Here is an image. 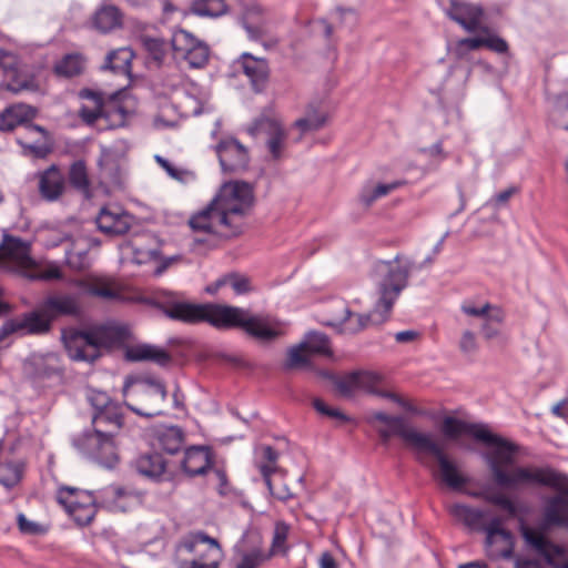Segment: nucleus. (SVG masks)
<instances>
[{
  "instance_id": "nucleus-1",
  "label": "nucleus",
  "mask_w": 568,
  "mask_h": 568,
  "mask_svg": "<svg viewBox=\"0 0 568 568\" xmlns=\"http://www.w3.org/2000/svg\"><path fill=\"white\" fill-rule=\"evenodd\" d=\"M442 429L448 438L455 439L462 434H467L486 446L496 448L493 453L485 454L484 458L497 486L503 488L545 486L557 490L559 494L546 500L540 528L542 530L550 527L568 529V475L559 473L550 466H517L509 473L506 471L505 467L514 464L517 446L501 436L493 434L483 424L466 423L449 416L444 419Z\"/></svg>"
},
{
  "instance_id": "nucleus-2",
  "label": "nucleus",
  "mask_w": 568,
  "mask_h": 568,
  "mask_svg": "<svg viewBox=\"0 0 568 568\" xmlns=\"http://www.w3.org/2000/svg\"><path fill=\"white\" fill-rule=\"evenodd\" d=\"M150 304L175 322L189 325L209 323L217 329L240 327L264 342L273 341L282 333L278 323L268 316L250 315L248 311L236 306L191 303L171 291L155 292Z\"/></svg>"
},
{
  "instance_id": "nucleus-3",
  "label": "nucleus",
  "mask_w": 568,
  "mask_h": 568,
  "mask_svg": "<svg viewBox=\"0 0 568 568\" xmlns=\"http://www.w3.org/2000/svg\"><path fill=\"white\" fill-rule=\"evenodd\" d=\"M374 270L382 277L378 282L379 298L374 310L368 314H353L344 301H334L327 305L328 317L323 320L324 325L341 327L342 333L357 334L388 320L395 301L408 284L410 267L399 265L396 258L379 261Z\"/></svg>"
},
{
  "instance_id": "nucleus-4",
  "label": "nucleus",
  "mask_w": 568,
  "mask_h": 568,
  "mask_svg": "<svg viewBox=\"0 0 568 568\" xmlns=\"http://www.w3.org/2000/svg\"><path fill=\"white\" fill-rule=\"evenodd\" d=\"M131 338L126 325L106 324L87 331H71L63 335L64 347L73 361L93 363L101 356V349L121 346Z\"/></svg>"
},
{
  "instance_id": "nucleus-5",
  "label": "nucleus",
  "mask_w": 568,
  "mask_h": 568,
  "mask_svg": "<svg viewBox=\"0 0 568 568\" xmlns=\"http://www.w3.org/2000/svg\"><path fill=\"white\" fill-rule=\"evenodd\" d=\"M219 222L226 225V239L243 232V219L254 204L253 186L244 181L224 183L212 200Z\"/></svg>"
},
{
  "instance_id": "nucleus-6",
  "label": "nucleus",
  "mask_w": 568,
  "mask_h": 568,
  "mask_svg": "<svg viewBox=\"0 0 568 568\" xmlns=\"http://www.w3.org/2000/svg\"><path fill=\"white\" fill-rule=\"evenodd\" d=\"M72 445L82 456L104 468H114L119 463V447L114 434L85 429L72 438Z\"/></svg>"
},
{
  "instance_id": "nucleus-7",
  "label": "nucleus",
  "mask_w": 568,
  "mask_h": 568,
  "mask_svg": "<svg viewBox=\"0 0 568 568\" xmlns=\"http://www.w3.org/2000/svg\"><path fill=\"white\" fill-rule=\"evenodd\" d=\"M367 423L377 433L384 446L389 444L392 437L398 436L407 446L418 450L429 436L408 426L402 416L388 415L384 412L371 413L367 416Z\"/></svg>"
},
{
  "instance_id": "nucleus-8",
  "label": "nucleus",
  "mask_w": 568,
  "mask_h": 568,
  "mask_svg": "<svg viewBox=\"0 0 568 568\" xmlns=\"http://www.w3.org/2000/svg\"><path fill=\"white\" fill-rule=\"evenodd\" d=\"M178 550H185L197 558L180 560L179 568H219V558L222 548L217 539L204 531H192L184 536L176 545Z\"/></svg>"
},
{
  "instance_id": "nucleus-9",
  "label": "nucleus",
  "mask_w": 568,
  "mask_h": 568,
  "mask_svg": "<svg viewBox=\"0 0 568 568\" xmlns=\"http://www.w3.org/2000/svg\"><path fill=\"white\" fill-rule=\"evenodd\" d=\"M133 383H136L140 386L139 396L144 406H134L128 402L124 403L125 406L134 414L145 418L163 415V404L168 398L165 384L153 376H143L135 381L132 377H126L122 389L123 396L128 395V390Z\"/></svg>"
},
{
  "instance_id": "nucleus-10",
  "label": "nucleus",
  "mask_w": 568,
  "mask_h": 568,
  "mask_svg": "<svg viewBox=\"0 0 568 568\" xmlns=\"http://www.w3.org/2000/svg\"><path fill=\"white\" fill-rule=\"evenodd\" d=\"M0 69L2 74L0 90L14 94L39 90L36 74L22 67L14 53L0 49Z\"/></svg>"
},
{
  "instance_id": "nucleus-11",
  "label": "nucleus",
  "mask_w": 568,
  "mask_h": 568,
  "mask_svg": "<svg viewBox=\"0 0 568 568\" xmlns=\"http://www.w3.org/2000/svg\"><path fill=\"white\" fill-rule=\"evenodd\" d=\"M81 490L74 487H61L57 495V500L79 526H88L93 520L97 509L94 499L90 494H82L83 500H80Z\"/></svg>"
},
{
  "instance_id": "nucleus-12",
  "label": "nucleus",
  "mask_w": 568,
  "mask_h": 568,
  "mask_svg": "<svg viewBox=\"0 0 568 568\" xmlns=\"http://www.w3.org/2000/svg\"><path fill=\"white\" fill-rule=\"evenodd\" d=\"M505 518L494 515L486 528L485 544L488 556L494 559H511L514 556L515 539L513 534L503 527Z\"/></svg>"
},
{
  "instance_id": "nucleus-13",
  "label": "nucleus",
  "mask_w": 568,
  "mask_h": 568,
  "mask_svg": "<svg viewBox=\"0 0 568 568\" xmlns=\"http://www.w3.org/2000/svg\"><path fill=\"white\" fill-rule=\"evenodd\" d=\"M418 452H425L433 455L439 466V478L452 489H462L468 481L459 470L457 465L448 458L443 448L429 435Z\"/></svg>"
},
{
  "instance_id": "nucleus-14",
  "label": "nucleus",
  "mask_w": 568,
  "mask_h": 568,
  "mask_svg": "<svg viewBox=\"0 0 568 568\" xmlns=\"http://www.w3.org/2000/svg\"><path fill=\"white\" fill-rule=\"evenodd\" d=\"M52 317L38 311H32L4 322L0 328V338L13 333L22 335H42L50 331Z\"/></svg>"
},
{
  "instance_id": "nucleus-15",
  "label": "nucleus",
  "mask_w": 568,
  "mask_h": 568,
  "mask_svg": "<svg viewBox=\"0 0 568 568\" xmlns=\"http://www.w3.org/2000/svg\"><path fill=\"white\" fill-rule=\"evenodd\" d=\"M520 530L525 541L544 556L548 565L554 568H568V561L562 559L565 555L562 547L551 542L542 531L524 525Z\"/></svg>"
},
{
  "instance_id": "nucleus-16",
  "label": "nucleus",
  "mask_w": 568,
  "mask_h": 568,
  "mask_svg": "<svg viewBox=\"0 0 568 568\" xmlns=\"http://www.w3.org/2000/svg\"><path fill=\"white\" fill-rule=\"evenodd\" d=\"M460 310L464 314L483 321L481 332L485 338L491 339L498 336L500 326L505 320V313L499 306L485 303L477 307L465 302Z\"/></svg>"
},
{
  "instance_id": "nucleus-17",
  "label": "nucleus",
  "mask_w": 568,
  "mask_h": 568,
  "mask_svg": "<svg viewBox=\"0 0 568 568\" xmlns=\"http://www.w3.org/2000/svg\"><path fill=\"white\" fill-rule=\"evenodd\" d=\"M216 153L223 172L237 173L247 169L248 152L236 139L222 140Z\"/></svg>"
},
{
  "instance_id": "nucleus-18",
  "label": "nucleus",
  "mask_w": 568,
  "mask_h": 568,
  "mask_svg": "<svg viewBox=\"0 0 568 568\" xmlns=\"http://www.w3.org/2000/svg\"><path fill=\"white\" fill-rule=\"evenodd\" d=\"M134 217L120 207H102L99 212L95 223L100 232L108 236H121L126 234Z\"/></svg>"
},
{
  "instance_id": "nucleus-19",
  "label": "nucleus",
  "mask_w": 568,
  "mask_h": 568,
  "mask_svg": "<svg viewBox=\"0 0 568 568\" xmlns=\"http://www.w3.org/2000/svg\"><path fill=\"white\" fill-rule=\"evenodd\" d=\"M236 69L243 72L251 82L255 92H262L268 82L270 67L264 58H256L251 53H243L235 62Z\"/></svg>"
},
{
  "instance_id": "nucleus-20",
  "label": "nucleus",
  "mask_w": 568,
  "mask_h": 568,
  "mask_svg": "<svg viewBox=\"0 0 568 568\" xmlns=\"http://www.w3.org/2000/svg\"><path fill=\"white\" fill-rule=\"evenodd\" d=\"M446 14L449 19L462 26L466 31L474 32L480 29L484 9L480 6L473 3L450 0Z\"/></svg>"
},
{
  "instance_id": "nucleus-21",
  "label": "nucleus",
  "mask_w": 568,
  "mask_h": 568,
  "mask_svg": "<svg viewBox=\"0 0 568 568\" xmlns=\"http://www.w3.org/2000/svg\"><path fill=\"white\" fill-rule=\"evenodd\" d=\"M144 493L120 486H110L103 490L102 501L112 511H128L141 504Z\"/></svg>"
},
{
  "instance_id": "nucleus-22",
  "label": "nucleus",
  "mask_w": 568,
  "mask_h": 568,
  "mask_svg": "<svg viewBox=\"0 0 568 568\" xmlns=\"http://www.w3.org/2000/svg\"><path fill=\"white\" fill-rule=\"evenodd\" d=\"M129 112L119 104H94L92 106L82 105L79 115L87 124H93L99 118H105L112 122V125L122 126L125 124Z\"/></svg>"
},
{
  "instance_id": "nucleus-23",
  "label": "nucleus",
  "mask_w": 568,
  "mask_h": 568,
  "mask_svg": "<svg viewBox=\"0 0 568 568\" xmlns=\"http://www.w3.org/2000/svg\"><path fill=\"white\" fill-rule=\"evenodd\" d=\"M248 132L252 135L267 133L268 139L266 144L268 151L274 160L280 159L285 140V132L277 121L268 118H261L254 122V124L248 129Z\"/></svg>"
},
{
  "instance_id": "nucleus-24",
  "label": "nucleus",
  "mask_w": 568,
  "mask_h": 568,
  "mask_svg": "<svg viewBox=\"0 0 568 568\" xmlns=\"http://www.w3.org/2000/svg\"><path fill=\"white\" fill-rule=\"evenodd\" d=\"M38 189L42 199L49 202L57 201L65 190V179L60 169L52 164L38 174Z\"/></svg>"
},
{
  "instance_id": "nucleus-25",
  "label": "nucleus",
  "mask_w": 568,
  "mask_h": 568,
  "mask_svg": "<svg viewBox=\"0 0 568 568\" xmlns=\"http://www.w3.org/2000/svg\"><path fill=\"white\" fill-rule=\"evenodd\" d=\"M24 372L34 378H49L62 373L59 356L54 353L45 355L32 354L24 362Z\"/></svg>"
},
{
  "instance_id": "nucleus-26",
  "label": "nucleus",
  "mask_w": 568,
  "mask_h": 568,
  "mask_svg": "<svg viewBox=\"0 0 568 568\" xmlns=\"http://www.w3.org/2000/svg\"><path fill=\"white\" fill-rule=\"evenodd\" d=\"M189 225L194 232L216 235L226 239L223 233L226 232V225L219 222L217 211L211 202L205 209L193 214L189 220Z\"/></svg>"
},
{
  "instance_id": "nucleus-27",
  "label": "nucleus",
  "mask_w": 568,
  "mask_h": 568,
  "mask_svg": "<svg viewBox=\"0 0 568 568\" xmlns=\"http://www.w3.org/2000/svg\"><path fill=\"white\" fill-rule=\"evenodd\" d=\"M185 433L180 426L161 425L153 430V445L170 455H174L184 445Z\"/></svg>"
},
{
  "instance_id": "nucleus-28",
  "label": "nucleus",
  "mask_w": 568,
  "mask_h": 568,
  "mask_svg": "<svg viewBox=\"0 0 568 568\" xmlns=\"http://www.w3.org/2000/svg\"><path fill=\"white\" fill-rule=\"evenodd\" d=\"M124 355L130 362L149 361L161 367H166L172 363V356L168 351L151 344H135L128 346Z\"/></svg>"
},
{
  "instance_id": "nucleus-29",
  "label": "nucleus",
  "mask_w": 568,
  "mask_h": 568,
  "mask_svg": "<svg viewBox=\"0 0 568 568\" xmlns=\"http://www.w3.org/2000/svg\"><path fill=\"white\" fill-rule=\"evenodd\" d=\"M212 465V456L209 447L191 446L181 462V467L190 477L203 475Z\"/></svg>"
},
{
  "instance_id": "nucleus-30",
  "label": "nucleus",
  "mask_w": 568,
  "mask_h": 568,
  "mask_svg": "<svg viewBox=\"0 0 568 568\" xmlns=\"http://www.w3.org/2000/svg\"><path fill=\"white\" fill-rule=\"evenodd\" d=\"M91 422L92 429L114 434V436H116L124 425V416L121 405L116 403L101 412H93Z\"/></svg>"
},
{
  "instance_id": "nucleus-31",
  "label": "nucleus",
  "mask_w": 568,
  "mask_h": 568,
  "mask_svg": "<svg viewBox=\"0 0 568 568\" xmlns=\"http://www.w3.org/2000/svg\"><path fill=\"white\" fill-rule=\"evenodd\" d=\"M10 261H14L18 265H23L30 260L27 255L26 242L19 237L3 233L0 243V267L7 270Z\"/></svg>"
},
{
  "instance_id": "nucleus-32",
  "label": "nucleus",
  "mask_w": 568,
  "mask_h": 568,
  "mask_svg": "<svg viewBox=\"0 0 568 568\" xmlns=\"http://www.w3.org/2000/svg\"><path fill=\"white\" fill-rule=\"evenodd\" d=\"M133 466L140 475L155 481L162 480L166 471V460L158 452L141 454L134 459Z\"/></svg>"
},
{
  "instance_id": "nucleus-33",
  "label": "nucleus",
  "mask_w": 568,
  "mask_h": 568,
  "mask_svg": "<svg viewBox=\"0 0 568 568\" xmlns=\"http://www.w3.org/2000/svg\"><path fill=\"white\" fill-rule=\"evenodd\" d=\"M452 514L470 529L484 531L485 534L488 521L493 517L489 509L474 508L460 504L452 507Z\"/></svg>"
},
{
  "instance_id": "nucleus-34",
  "label": "nucleus",
  "mask_w": 568,
  "mask_h": 568,
  "mask_svg": "<svg viewBox=\"0 0 568 568\" xmlns=\"http://www.w3.org/2000/svg\"><path fill=\"white\" fill-rule=\"evenodd\" d=\"M27 246V255L29 257V262L23 265L16 264L14 261H10L7 271L18 273L19 275L27 277L29 280H60L62 277V273L58 267H50L45 271L39 272L36 267V262L30 255V244L26 242Z\"/></svg>"
},
{
  "instance_id": "nucleus-35",
  "label": "nucleus",
  "mask_w": 568,
  "mask_h": 568,
  "mask_svg": "<svg viewBox=\"0 0 568 568\" xmlns=\"http://www.w3.org/2000/svg\"><path fill=\"white\" fill-rule=\"evenodd\" d=\"M45 312L50 317L67 315L74 316L80 313L79 297L77 294H59L45 298L43 303Z\"/></svg>"
},
{
  "instance_id": "nucleus-36",
  "label": "nucleus",
  "mask_w": 568,
  "mask_h": 568,
  "mask_svg": "<svg viewBox=\"0 0 568 568\" xmlns=\"http://www.w3.org/2000/svg\"><path fill=\"white\" fill-rule=\"evenodd\" d=\"M82 292L87 295L99 297L104 301H114L121 297L120 291L115 285L103 278H94L91 281L79 280L75 282Z\"/></svg>"
},
{
  "instance_id": "nucleus-37",
  "label": "nucleus",
  "mask_w": 568,
  "mask_h": 568,
  "mask_svg": "<svg viewBox=\"0 0 568 568\" xmlns=\"http://www.w3.org/2000/svg\"><path fill=\"white\" fill-rule=\"evenodd\" d=\"M122 12L112 4L102 6L93 17V26L102 33H108L122 26Z\"/></svg>"
},
{
  "instance_id": "nucleus-38",
  "label": "nucleus",
  "mask_w": 568,
  "mask_h": 568,
  "mask_svg": "<svg viewBox=\"0 0 568 568\" xmlns=\"http://www.w3.org/2000/svg\"><path fill=\"white\" fill-rule=\"evenodd\" d=\"M134 53L129 48H121L106 55L105 68L118 74H128L131 71Z\"/></svg>"
},
{
  "instance_id": "nucleus-39",
  "label": "nucleus",
  "mask_w": 568,
  "mask_h": 568,
  "mask_svg": "<svg viewBox=\"0 0 568 568\" xmlns=\"http://www.w3.org/2000/svg\"><path fill=\"white\" fill-rule=\"evenodd\" d=\"M190 11L200 17L217 18L227 13L225 0H193Z\"/></svg>"
},
{
  "instance_id": "nucleus-40",
  "label": "nucleus",
  "mask_w": 568,
  "mask_h": 568,
  "mask_svg": "<svg viewBox=\"0 0 568 568\" xmlns=\"http://www.w3.org/2000/svg\"><path fill=\"white\" fill-rule=\"evenodd\" d=\"M84 68L83 60L80 54L70 53L65 54L60 61L54 64V73L62 78H73L82 73Z\"/></svg>"
},
{
  "instance_id": "nucleus-41",
  "label": "nucleus",
  "mask_w": 568,
  "mask_h": 568,
  "mask_svg": "<svg viewBox=\"0 0 568 568\" xmlns=\"http://www.w3.org/2000/svg\"><path fill=\"white\" fill-rule=\"evenodd\" d=\"M310 354L322 356H332L329 338L326 334L320 332H308L302 341Z\"/></svg>"
},
{
  "instance_id": "nucleus-42",
  "label": "nucleus",
  "mask_w": 568,
  "mask_h": 568,
  "mask_svg": "<svg viewBox=\"0 0 568 568\" xmlns=\"http://www.w3.org/2000/svg\"><path fill=\"white\" fill-rule=\"evenodd\" d=\"M24 463L8 462L0 465V484L7 489L16 487L23 478Z\"/></svg>"
},
{
  "instance_id": "nucleus-43",
  "label": "nucleus",
  "mask_w": 568,
  "mask_h": 568,
  "mask_svg": "<svg viewBox=\"0 0 568 568\" xmlns=\"http://www.w3.org/2000/svg\"><path fill=\"white\" fill-rule=\"evenodd\" d=\"M68 179L72 187L83 194H89L90 182L85 163L82 160L75 161L71 164Z\"/></svg>"
},
{
  "instance_id": "nucleus-44",
  "label": "nucleus",
  "mask_w": 568,
  "mask_h": 568,
  "mask_svg": "<svg viewBox=\"0 0 568 568\" xmlns=\"http://www.w3.org/2000/svg\"><path fill=\"white\" fill-rule=\"evenodd\" d=\"M479 496L487 503L499 507L507 514V518H516L519 514L518 506L505 494L481 491Z\"/></svg>"
},
{
  "instance_id": "nucleus-45",
  "label": "nucleus",
  "mask_w": 568,
  "mask_h": 568,
  "mask_svg": "<svg viewBox=\"0 0 568 568\" xmlns=\"http://www.w3.org/2000/svg\"><path fill=\"white\" fill-rule=\"evenodd\" d=\"M78 243H72V247L65 251V261L68 265L75 271H83L90 267L89 247H78Z\"/></svg>"
},
{
  "instance_id": "nucleus-46",
  "label": "nucleus",
  "mask_w": 568,
  "mask_h": 568,
  "mask_svg": "<svg viewBox=\"0 0 568 568\" xmlns=\"http://www.w3.org/2000/svg\"><path fill=\"white\" fill-rule=\"evenodd\" d=\"M327 115L317 111L314 106L307 109L306 115L295 121V126L303 133L317 131L325 125Z\"/></svg>"
},
{
  "instance_id": "nucleus-47",
  "label": "nucleus",
  "mask_w": 568,
  "mask_h": 568,
  "mask_svg": "<svg viewBox=\"0 0 568 568\" xmlns=\"http://www.w3.org/2000/svg\"><path fill=\"white\" fill-rule=\"evenodd\" d=\"M210 57V49L206 43L197 40L193 47H191L182 58L189 63L191 68H203Z\"/></svg>"
},
{
  "instance_id": "nucleus-48",
  "label": "nucleus",
  "mask_w": 568,
  "mask_h": 568,
  "mask_svg": "<svg viewBox=\"0 0 568 568\" xmlns=\"http://www.w3.org/2000/svg\"><path fill=\"white\" fill-rule=\"evenodd\" d=\"M268 558L270 555H266L263 550L261 538L256 537L255 545L250 550L243 552L236 568H256Z\"/></svg>"
},
{
  "instance_id": "nucleus-49",
  "label": "nucleus",
  "mask_w": 568,
  "mask_h": 568,
  "mask_svg": "<svg viewBox=\"0 0 568 568\" xmlns=\"http://www.w3.org/2000/svg\"><path fill=\"white\" fill-rule=\"evenodd\" d=\"M140 41L153 60L158 62L163 61L168 52V42L164 39L144 34L141 36Z\"/></svg>"
},
{
  "instance_id": "nucleus-50",
  "label": "nucleus",
  "mask_w": 568,
  "mask_h": 568,
  "mask_svg": "<svg viewBox=\"0 0 568 568\" xmlns=\"http://www.w3.org/2000/svg\"><path fill=\"white\" fill-rule=\"evenodd\" d=\"M197 40L192 33L181 29L172 34L171 47L176 55L182 57Z\"/></svg>"
},
{
  "instance_id": "nucleus-51",
  "label": "nucleus",
  "mask_w": 568,
  "mask_h": 568,
  "mask_svg": "<svg viewBox=\"0 0 568 568\" xmlns=\"http://www.w3.org/2000/svg\"><path fill=\"white\" fill-rule=\"evenodd\" d=\"M21 106H11L0 114V131L10 132L24 121Z\"/></svg>"
},
{
  "instance_id": "nucleus-52",
  "label": "nucleus",
  "mask_w": 568,
  "mask_h": 568,
  "mask_svg": "<svg viewBox=\"0 0 568 568\" xmlns=\"http://www.w3.org/2000/svg\"><path fill=\"white\" fill-rule=\"evenodd\" d=\"M290 527L284 521H277L274 527L272 547L267 555L270 557L277 552H284L286 550L285 542L288 536Z\"/></svg>"
},
{
  "instance_id": "nucleus-53",
  "label": "nucleus",
  "mask_w": 568,
  "mask_h": 568,
  "mask_svg": "<svg viewBox=\"0 0 568 568\" xmlns=\"http://www.w3.org/2000/svg\"><path fill=\"white\" fill-rule=\"evenodd\" d=\"M357 373V381H358V388L362 390H365L371 394H375L381 396L384 392L378 390V385L381 384V376L376 373L372 372H356Z\"/></svg>"
},
{
  "instance_id": "nucleus-54",
  "label": "nucleus",
  "mask_w": 568,
  "mask_h": 568,
  "mask_svg": "<svg viewBox=\"0 0 568 568\" xmlns=\"http://www.w3.org/2000/svg\"><path fill=\"white\" fill-rule=\"evenodd\" d=\"M308 354L306 347L301 342L288 351L285 367L290 369L307 365L310 363Z\"/></svg>"
},
{
  "instance_id": "nucleus-55",
  "label": "nucleus",
  "mask_w": 568,
  "mask_h": 568,
  "mask_svg": "<svg viewBox=\"0 0 568 568\" xmlns=\"http://www.w3.org/2000/svg\"><path fill=\"white\" fill-rule=\"evenodd\" d=\"M357 373L352 372L343 377H336L334 385L337 390L344 396H351L358 388Z\"/></svg>"
},
{
  "instance_id": "nucleus-56",
  "label": "nucleus",
  "mask_w": 568,
  "mask_h": 568,
  "mask_svg": "<svg viewBox=\"0 0 568 568\" xmlns=\"http://www.w3.org/2000/svg\"><path fill=\"white\" fill-rule=\"evenodd\" d=\"M88 400L91 404L93 412H101L106 407L116 404L106 393L101 390H90Z\"/></svg>"
},
{
  "instance_id": "nucleus-57",
  "label": "nucleus",
  "mask_w": 568,
  "mask_h": 568,
  "mask_svg": "<svg viewBox=\"0 0 568 568\" xmlns=\"http://www.w3.org/2000/svg\"><path fill=\"white\" fill-rule=\"evenodd\" d=\"M17 524L20 532L24 535L36 536L45 532V529L40 524L29 520L22 513L18 514Z\"/></svg>"
},
{
  "instance_id": "nucleus-58",
  "label": "nucleus",
  "mask_w": 568,
  "mask_h": 568,
  "mask_svg": "<svg viewBox=\"0 0 568 568\" xmlns=\"http://www.w3.org/2000/svg\"><path fill=\"white\" fill-rule=\"evenodd\" d=\"M260 471H261V475L264 479V483L270 491V494L272 496H275L276 498L281 499V500H286L290 495L288 494H275L273 491V484H272V479H271V476L273 473H275V467H272V466H268V465H261L260 466Z\"/></svg>"
},
{
  "instance_id": "nucleus-59",
  "label": "nucleus",
  "mask_w": 568,
  "mask_h": 568,
  "mask_svg": "<svg viewBox=\"0 0 568 568\" xmlns=\"http://www.w3.org/2000/svg\"><path fill=\"white\" fill-rule=\"evenodd\" d=\"M484 47L488 48L489 50L496 52V53H506L509 49L508 43L506 40L498 36H488L484 38Z\"/></svg>"
},
{
  "instance_id": "nucleus-60",
  "label": "nucleus",
  "mask_w": 568,
  "mask_h": 568,
  "mask_svg": "<svg viewBox=\"0 0 568 568\" xmlns=\"http://www.w3.org/2000/svg\"><path fill=\"white\" fill-rule=\"evenodd\" d=\"M226 283H230L236 294H244L250 291V281L244 276L229 275Z\"/></svg>"
},
{
  "instance_id": "nucleus-61",
  "label": "nucleus",
  "mask_w": 568,
  "mask_h": 568,
  "mask_svg": "<svg viewBox=\"0 0 568 568\" xmlns=\"http://www.w3.org/2000/svg\"><path fill=\"white\" fill-rule=\"evenodd\" d=\"M518 192V189L516 186H509L506 190L497 193L491 200L490 203L495 207L504 206L508 203L510 197Z\"/></svg>"
},
{
  "instance_id": "nucleus-62",
  "label": "nucleus",
  "mask_w": 568,
  "mask_h": 568,
  "mask_svg": "<svg viewBox=\"0 0 568 568\" xmlns=\"http://www.w3.org/2000/svg\"><path fill=\"white\" fill-rule=\"evenodd\" d=\"M484 47V38L476 37V38H465L460 39L457 42V50L458 51H474L479 48Z\"/></svg>"
},
{
  "instance_id": "nucleus-63",
  "label": "nucleus",
  "mask_w": 568,
  "mask_h": 568,
  "mask_svg": "<svg viewBox=\"0 0 568 568\" xmlns=\"http://www.w3.org/2000/svg\"><path fill=\"white\" fill-rule=\"evenodd\" d=\"M459 346L460 349L465 353L474 352L477 347L474 333L470 331L464 332Z\"/></svg>"
},
{
  "instance_id": "nucleus-64",
  "label": "nucleus",
  "mask_w": 568,
  "mask_h": 568,
  "mask_svg": "<svg viewBox=\"0 0 568 568\" xmlns=\"http://www.w3.org/2000/svg\"><path fill=\"white\" fill-rule=\"evenodd\" d=\"M381 397L388 398V399L395 402L396 404H398L400 407H403L407 412H410L414 414L418 413L414 405H412L410 403H408L407 400L403 399L402 397H399L398 395H396L394 393L384 392L383 394H381Z\"/></svg>"
}]
</instances>
